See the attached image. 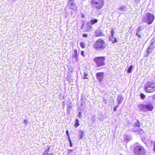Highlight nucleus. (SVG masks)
<instances>
[{
  "label": "nucleus",
  "mask_w": 155,
  "mask_h": 155,
  "mask_svg": "<svg viewBox=\"0 0 155 155\" xmlns=\"http://www.w3.org/2000/svg\"><path fill=\"white\" fill-rule=\"evenodd\" d=\"M144 89L147 93H153L155 91V81L147 82L144 86Z\"/></svg>",
  "instance_id": "f257e3e1"
},
{
  "label": "nucleus",
  "mask_w": 155,
  "mask_h": 155,
  "mask_svg": "<svg viewBox=\"0 0 155 155\" xmlns=\"http://www.w3.org/2000/svg\"><path fill=\"white\" fill-rule=\"evenodd\" d=\"M96 49H104L106 48V44L104 40L101 38L97 39L93 45Z\"/></svg>",
  "instance_id": "f03ea898"
},
{
  "label": "nucleus",
  "mask_w": 155,
  "mask_h": 155,
  "mask_svg": "<svg viewBox=\"0 0 155 155\" xmlns=\"http://www.w3.org/2000/svg\"><path fill=\"white\" fill-rule=\"evenodd\" d=\"M97 67L103 66L105 65V56H97L93 59Z\"/></svg>",
  "instance_id": "7ed1b4c3"
},
{
  "label": "nucleus",
  "mask_w": 155,
  "mask_h": 155,
  "mask_svg": "<svg viewBox=\"0 0 155 155\" xmlns=\"http://www.w3.org/2000/svg\"><path fill=\"white\" fill-rule=\"evenodd\" d=\"M91 5L97 9H101L104 5V0H91Z\"/></svg>",
  "instance_id": "20e7f679"
},
{
  "label": "nucleus",
  "mask_w": 155,
  "mask_h": 155,
  "mask_svg": "<svg viewBox=\"0 0 155 155\" xmlns=\"http://www.w3.org/2000/svg\"><path fill=\"white\" fill-rule=\"evenodd\" d=\"M135 155H146V150L141 145L135 146L134 150Z\"/></svg>",
  "instance_id": "39448f33"
},
{
  "label": "nucleus",
  "mask_w": 155,
  "mask_h": 155,
  "mask_svg": "<svg viewBox=\"0 0 155 155\" xmlns=\"http://www.w3.org/2000/svg\"><path fill=\"white\" fill-rule=\"evenodd\" d=\"M154 18V14L148 12L146 14L145 16L144 17L143 19L145 20V22L148 25H150L152 23Z\"/></svg>",
  "instance_id": "423d86ee"
},
{
  "label": "nucleus",
  "mask_w": 155,
  "mask_h": 155,
  "mask_svg": "<svg viewBox=\"0 0 155 155\" xmlns=\"http://www.w3.org/2000/svg\"><path fill=\"white\" fill-rule=\"evenodd\" d=\"M68 5L69 8L71 10H76L77 9V6L74 0H69Z\"/></svg>",
  "instance_id": "0eeeda50"
},
{
  "label": "nucleus",
  "mask_w": 155,
  "mask_h": 155,
  "mask_svg": "<svg viewBox=\"0 0 155 155\" xmlns=\"http://www.w3.org/2000/svg\"><path fill=\"white\" fill-rule=\"evenodd\" d=\"M104 76V73L103 72H98L96 74V77L98 81L101 82Z\"/></svg>",
  "instance_id": "6e6552de"
},
{
  "label": "nucleus",
  "mask_w": 155,
  "mask_h": 155,
  "mask_svg": "<svg viewBox=\"0 0 155 155\" xmlns=\"http://www.w3.org/2000/svg\"><path fill=\"white\" fill-rule=\"evenodd\" d=\"M145 107L146 111H151L154 109V106L153 104L150 103L145 104Z\"/></svg>",
  "instance_id": "1a4fd4ad"
},
{
  "label": "nucleus",
  "mask_w": 155,
  "mask_h": 155,
  "mask_svg": "<svg viewBox=\"0 0 155 155\" xmlns=\"http://www.w3.org/2000/svg\"><path fill=\"white\" fill-rule=\"evenodd\" d=\"M138 107L140 111L145 112H146L145 109V104H139L138 105Z\"/></svg>",
  "instance_id": "9d476101"
},
{
  "label": "nucleus",
  "mask_w": 155,
  "mask_h": 155,
  "mask_svg": "<svg viewBox=\"0 0 155 155\" xmlns=\"http://www.w3.org/2000/svg\"><path fill=\"white\" fill-rule=\"evenodd\" d=\"M109 41H111L113 44L117 42V38H116L114 37V36H109Z\"/></svg>",
  "instance_id": "9b49d317"
},
{
  "label": "nucleus",
  "mask_w": 155,
  "mask_h": 155,
  "mask_svg": "<svg viewBox=\"0 0 155 155\" xmlns=\"http://www.w3.org/2000/svg\"><path fill=\"white\" fill-rule=\"evenodd\" d=\"M103 35H104L103 34L102 32L98 30L96 31L94 35L95 37L101 36Z\"/></svg>",
  "instance_id": "f8f14e48"
},
{
  "label": "nucleus",
  "mask_w": 155,
  "mask_h": 155,
  "mask_svg": "<svg viewBox=\"0 0 155 155\" xmlns=\"http://www.w3.org/2000/svg\"><path fill=\"white\" fill-rule=\"evenodd\" d=\"M50 147L48 146L47 148L45 150V152L43 153V155H53L52 154L48 153V152L50 150Z\"/></svg>",
  "instance_id": "ddd939ff"
},
{
  "label": "nucleus",
  "mask_w": 155,
  "mask_h": 155,
  "mask_svg": "<svg viewBox=\"0 0 155 155\" xmlns=\"http://www.w3.org/2000/svg\"><path fill=\"white\" fill-rule=\"evenodd\" d=\"M78 134L79 139L81 140L82 139L84 136V132L83 131L80 130L78 132Z\"/></svg>",
  "instance_id": "4468645a"
},
{
  "label": "nucleus",
  "mask_w": 155,
  "mask_h": 155,
  "mask_svg": "<svg viewBox=\"0 0 155 155\" xmlns=\"http://www.w3.org/2000/svg\"><path fill=\"white\" fill-rule=\"evenodd\" d=\"M92 26L90 24H87V26L85 28V32H89L91 30Z\"/></svg>",
  "instance_id": "2eb2a0df"
},
{
  "label": "nucleus",
  "mask_w": 155,
  "mask_h": 155,
  "mask_svg": "<svg viewBox=\"0 0 155 155\" xmlns=\"http://www.w3.org/2000/svg\"><path fill=\"white\" fill-rule=\"evenodd\" d=\"M74 52L72 54V57L73 58H77L78 56L77 50V49H74Z\"/></svg>",
  "instance_id": "dca6fc26"
},
{
  "label": "nucleus",
  "mask_w": 155,
  "mask_h": 155,
  "mask_svg": "<svg viewBox=\"0 0 155 155\" xmlns=\"http://www.w3.org/2000/svg\"><path fill=\"white\" fill-rule=\"evenodd\" d=\"M142 30L141 27H139L137 29V32L136 33V35H137L139 38H141V35L139 34L138 32H140Z\"/></svg>",
  "instance_id": "f3484780"
},
{
  "label": "nucleus",
  "mask_w": 155,
  "mask_h": 155,
  "mask_svg": "<svg viewBox=\"0 0 155 155\" xmlns=\"http://www.w3.org/2000/svg\"><path fill=\"white\" fill-rule=\"evenodd\" d=\"M98 21V19H92L90 21V23L92 25H93L95 23H97Z\"/></svg>",
  "instance_id": "a211bd4d"
},
{
  "label": "nucleus",
  "mask_w": 155,
  "mask_h": 155,
  "mask_svg": "<svg viewBox=\"0 0 155 155\" xmlns=\"http://www.w3.org/2000/svg\"><path fill=\"white\" fill-rule=\"evenodd\" d=\"M134 125L135 127H140V124L139 121L138 120H137L135 122Z\"/></svg>",
  "instance_id": "6ab92c4d"
},
{
  "label": "nucleus",
  "mask_w": 155,
  "mask_h": 155,
  "mask_svg": "<svg viewBox=\"0 0 155 155\" xmlns=\"http://www.w3.org/2000/svg\"><path fill=\"white\" fill-rule=\"evenodd\" d=\"M123 98L121 97H119L117 98V102L118 104H120L123 101Z\"/></svg>",
  "instance_id": "aec40b11"
},
{
  "label": "nucleus",
  "mask_w": 155,
  "mask_h": 155,
  "mask_svg": "<svg viewBox=\"0 0 155 155\" xmlns=\"http://www.w3.org/2000/svg\"><path fill=\"white\" fill-rule=\"evenodd\" d=\"M80 125V124L79 123V120L78 119H76L75 120V126L76 127H78Z\"/></svg>",
  "instance_id": "412c9836"
},
{
  "label": "nucleus",
  "mask_w": 155,
  "mask_h": 155,
  "mask_svg": "<svg viewBox=\"0 0 155 155\" xmlns=\"http://www.w3.org/2000/svg\"><path fill=\"white\" fill-rule=\"evenodd\" d=\"M133 67V65H131L129 67L127 70V72L128 73H130L131 72Z\"/></svg>",
  "instance_id": "4be33fe9"
},
{
  "label": "nucleus",
  "mask_w": 155,
  "mask_h": 155,
  "mask_svg": "<svg viewBox=\"0 0 155 155\" xmlns=\"http://www.w3.org/2000/svg\"><path fill=\"white\" fill-rule=\"evenodd\" d=\"M140 98L144 100L145 98V97H146L145 95L142 93H140Z\"/></svg>",
  "instance_id": "5701e85b"
},
{
  "label": "nucleus",
  "mask_w": 155,
  "mask_h": 155,
  "mask_svg": "<svg viewBox=\"0 0 155 155\" xmlns=\"http://www.w3.org/2000/svg\"><path fill=\"white\" fill-rule=\"evenodd\" d=\"M88 76V74L87 73L84 72V76L83 77V78L84 79H87L88 78L87 77Z\"/></svg>",
  "instance_id": "b1692460"
},
{
  "label": "nucleus",
  "mask_w": 155,
  "mask_h": 155,
  "mask_svg": "<svg viewBox=\"0 0 155 155\" xmlns=\"http://www.w3.org/2000/svg\"><path fill=\"white\" fill-rule=\"evenodd\" d=\"M80 45L81 47L82 48H85V44L83 42H81L80 43Z\"/></svg>",
  "instance_id": "393cba45"
},
{
  "label": "nucleus",
  "mask_w": 155,
  "mask_h": 155,
  "mask_svg": "<svg viewBox=\"0 0 155 155\" xmlns=\"http://www.w3.org/2000/svg\"><path fill=\"white\" fill-rule=\"evenodd\" d=\"M115 32V31H114V29H111V36H114Z\"/></svg>",
  "instance_id": "a878e982"
},
{
  "label": "nucleus",
  "mask_w": 155,
  "mask_h": 155,
  "mask_svg": "<svg viewBox=\"0 0 155 155\" xmlns=\"http://www.w3.org/2000/svg\"><path fill=\"white\" fill-rule=\"evenodd\" d=\"M66 133L67 135V136L68 137V139H70V135L69 134V131L68 130H66Z\"/></svg>",
  "instance_id": "bb28decb"
},
{
  "label": "nucleus",
  "mask_w": 155,
  "mask_h": 155,
  "mask_svg": "<svg viewBox=\"0 0 155 155\" xmlns=\"http://www.w3.org/2000/svg\"><path fill=\"white\" fill-rule=\"evenodd\" d=\"M73 150L72 149H69L68 150V154H70L73 151Z\"/></svg>",
  "instance_id": "cd10ccee"
},
{
  "label": "nucleus",
  "mask_w": 155,
  "mask_h": 155,
  "mask_svg": "<svg viewBox=\"0 0 155 155\" xmlns=\"http://www.w3.org/2000/svg\"><path fill=\"white\" fill-rule=\"evenodd\" d=\"M82 36L84 38H86L88 36V35L87 34H83L82 35Z\"/></svg>",
  "instance_id": "c85d7f7f"
},
{
  "label": "nucleus",
  "mask_w": 155,
  "mask_h": 155,
  "mask_svg": "<svg viewBox=\"0 0 155 155\" xmlns=\"http://www.w3.org/2000/svg\"><path fill=\"white\" fill-rule=\"evenodd\" d=\"M119 106V105H117V106H114V108H113V110L114 111H115L117 109V107H118Z\"/></svg>",
  "instance_id": "c756f323"
},
{
  "label": "nucleus",
  "mask_w": 155,
  "mask_h": 155,
  "mask_svg": "<svg viewBox=\"0 0 155 155\" xmlns=\"http://www.w3.org/2000/svg\"><path fill=\"white\" fill-rule=\"evenodd\" d=\"M69 142H70V146L71 147H72V144L71 140V139H69Z\"/></svg>",
  "instance_id": "7c9ffc66"
},
{
  "label": "nucleus",
  "mask_w": 155,
  "mask_h": 155,
  "mask_svg": "<svg viewBox=\"0 0 155 155\" xmlns=\"http://www.w3.org/2000/svg\"><path fill=\"white\" fill-rule=\"evenodd\" d=\"M153 151L154 152H155V141L154 143L153 144Z\"/></svg>",
  "instance_id": "2f4dec72"
},
{
  "label": "nucleus",
  "mask_w": 155,
  "mask_h": 155,
  "mask_svg": "<svg viewBox=\"0 0 155 155\" xmlns=\"http://www.w3.org/2000/svg\"><path fill=\"white\" fill-rule=\"evenodd\" d=\"M84 51H82L81 52V54L83 56H84Z\"/></svg>",
  "instance_id": "473e14b6"
},
{
  "label": "nucleus",
  "mask_w": 155,
  "mask_h": 155,
  "mask_svg": "<svg viewBox=\"0 0 155 155\" xmlns=\"http://www.w3.org/2000/svg\"><path fill=\"white\" fill-rule=\"evenodd\" d=\"M82 17H84V15H82Z\"/></svg>",
  "instance_id": "72a5a7b5"
}]
</instances>
